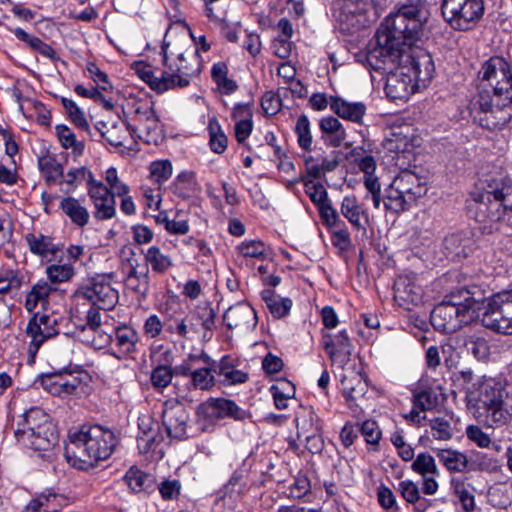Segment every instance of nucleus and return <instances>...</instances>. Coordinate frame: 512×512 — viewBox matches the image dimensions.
Listing matches in <instances>:
<instances>
[{
  "instance_id": "nucleus-1",
  "label": "nucleus",
  "mask_w": 512,
  "mask_h": 512,
  "mask_svg": "<svg viewBox=\"0 0 512 512\" xmlns=\"http://www.w3.org/2000/svg\"><path fill=\"white\" fill-rule=\"evenodd\" d=\"M430 13L425 2L404 4L390 14L367 47L366 61L377 72H392L398 67L404 46H413L424 35Z\"/></svg>"
},
{
  "instance_id": "nucleus-2",
  "label": "nucleus",
  "mask_w": 512,
  "mask_h": 512,
  "mask_svg": "<svg viewBox=\"0 0 512 512\" xmlns=\"http://www.w3.org/2000/svg\"><path fill=\"white\" fill-rule=\"evenodd\" d=\"M482 81L492 88L479 87L471 102V111L478 124L487 130H497L511 119L512 71L508 61L502 56L489 58L481 68Z\"/></svg>"
},
{
  "instance_id": "nucleus-3",
  "label": "nucleus",
  "mask_w": 512,
  "mask_h": 512,
  "mask_svg": "<svg viewBox=\"0 0 512 512\" xmlns=\"http://www.w3.org/2000/svg\"><path fill=\"white\" fill-rule=\"evenodd\" d=\"M68 439L66 460L81 470L93 468L99 461L109 458L116 445L114 433L99 425L84 424L70 431Z\"/></svg>"
},
{
  "instance_id": "nucleus-4",
  "label": "nucleus",
  "mask_w": 512,
  "mask_h": 512,
  "mask_svg": "<svg viewBox=\"0 0 512 512\" xmlns=\"http://www.w3.org/2000/svg\"><path fill=\"white\" fill-rule=\"evenodd\" d=\"M507 392L494 378H482L477 388L468 391L467 407L479 423L487 427H501L512 420V405L505 402Z\"/></svg>"
},
{
  "instance_id": "nucleus-5",
  "label": "nucleus",
  "mask_w": 512,
  "mask_h": 512,
  "mask_svg": "<svg viewBox=\"0 0 512 512\" xmlns=\"http://www.w3.org/2000/svg\"><path fill=\"white\" fill-rule=\"evenodd\" d=\"M161 52L165 77L174 83L171 89L187 87L190 84L189 78L200 73L197 51H182L177 45L171 46L165 37Z\"/></svg>"
},
{
  "instance_id": "nucleus-6",
  "label": "nucleus",
  "mask_w": 512,
  "mask_h": 512,
  "mask_svg": "<svg viewBox=\"0 0 512 512\" xmlns=\"http://www.w3.org/2000/svg\"><path fill=\"white\" fill-rule=\"evenodd\" d=\"M427 193L426 181L412 171H402L385 190L384 206L400 213L409 210Z\"/></svg>"
},
{
  "instance_id": "nucleus-7",
  "label": "nucleus",
  "mask_w": 512,
  "mask_h": 512,
  "mask_svg": "<svg viewBox=\"0 0 512 512\" xmlns=\"http://www.w3.org/2000/svg\"><path fill=\"white\" fill-rule=\"evenodd\" d=\"M386 4L387 0H336L335 17L343 29L363 27L376 22Z\"/></svg>"
},
{
  "instance_id": "nucleus-8",
  "label": "nucleus",
  "mask_w": 512,
  "mask_h": 512,
  "mask_svg": "<svg viewBox=\"0 0 512 512\" xmlns=\"http://www.w3.org/2000/svg\"><path fill=\"white\" fill-rule=\"evenodd\" d=\"M475 311V308L469 307L468 304L462 305L460 297L452 293L448 300L434 307L430 320L437 331L453 333L463 325L477 321Z\"/></svg>"
},
{
  "instance_id": "nucleus-9",
  "label": "nucleus",
  "mask_w": 512,
  "mask_h": 512,
  "mask_svg": "<svg viewBox=\"0 0 512 512\" xmlns=\"http://www.w3.org/2000/svg\"><path fill=\"white\" fill-rule=\"evenodd\" d=\"M485 12L484 0H442L441 13L445 22L456 31L473 29Z\"/></svg>"
},
{
  "instance_id": "nucleus-10",
  "label": "nucleus",
  "mask_w": 512,
  "mask_h": 512,
  "mask_svg": "<svg viewBox=\"0 0 512 512\" xmlns=\"http://www.w3.org/2000/svg\"><path fill=\"white\" fill-rule=\"evenodd\" d=\"M77 299H86L103 310L112 309L118 302V291L111 285V275H96L87 279L74 293Z\"/></svg>"
},
{
  "instance_id": "nucleus-11",
  "label": "nucleus",
  "mask_w": 512,
  "mask_h": 512,
  "mask_svg": "<svg viewBox=\"0 0 512 512\" xmlns=\"http://www.w3.org/2000/svg\"><path fill=\"white\" fill-rule=\"evenodd\" d=\"M483 326L497 333L512 335V289L498 292L486 306Z\"/></svg>"
},
{
  "instance_id": "nucleus-12",
  "label": "nucleus",
  "mask_w": 512,
  "mask_h": 512,
  "mask_svg": "<svg viewBox=\"0 0 512 512\" xmlns=\"http://www.w3.org/2000/svg\"><path fill=\"white\" fill-rule=\"evenodd\" d=\"M132 120L134 124L129 126L131 136L137 137L146 144L159 143L162 138V128L152 105H139L134 111Z\"/></svg>"
},
{
  "instance_id": "nucleus-13",
  "label": "nucleus",
  "mask_w": 512,
  "mask_h": 512,
  "mask_svg": "<svg viewBox=\"0 0 512 512\" xmlns=\"http://www.w3.org/2000/svg\"><path fill=\"white\" fill-rule=\"evenodd\" d=\"M139 338L136 330L129 326H122L115 329L114 338L103 333L99 335V339L94 336L92 340L87 342L94 348L100 349L114 341L116 350L111 352V355L120 360L130 357L136 352Z\"/></svg>"
},
{
  "instance_id": "nucleus-14",
  "label": "nucleus",
  "mask_w": 512,
  "mask_h": 512,
  "mask_svg": "<svg viewBox=\"0 0 512 512\" xmlns=\"http://www.w3.org/2000/svg\"><path fill=\"white\" fill-rule=\"evenodd\" d=\"M122 254V269L126 274V287L145 297L149 291V267L145 264H140L132 249H129L127 253L123 251Z\"/></svg>"
},
{
  "instance_id": "nucleus-15",
  "label": "nucleus",
  "mask_w": 512,
  "mask_h": 512,
  "mask_svg": "<svg viewBox=\"0 0 512 512\" xmlns=\"http://www.w3.org/2000/svg\"><path fill=\"white\" fill-rule=\"evenodd\" d=\"M162 423L169 437L185 439L189 423V413L185 405L175 400L166 401L162 411Z\"/></svg>"
},
{
  "instance_id": "nucleus-16",
  "label": "nucleus",
  "mask_w": 512,
  "mask_h": 512,
  "mask_svg": "<svg viewBox=\"0 0 512 512\" xmlns=\"http://www.w3.org/2000/svg\"><path fill=\"white\" fill-rule=\"evenodd\" d=\"M197 415L208 421H215L226 417L243 421L249 416L234 401L224 398L210 399L201 403L197 408Z\"/></svg>"
},
{
  "instance_id": "nucleus-17",
  "label": "nucleus",
  "mask_w": 512,
  "mask_h": 512,
  "mask_svg": "<svg viewBox=\"0 0 512 512\" xmlns=\"http://www.w3.org/2000/svg\"><path fill=\"white\" fill-rule=\"evenodd\" d=\"M87 193L93 202L94 217L98 220H108L116 215V201L109 188L101 181L89 175V187Z\"/></svg>"
},
{
  "instance_id": "nucleus-18",
  "label": "nucleus",
  "mask_w": 512,
  "mask_h": 512,
  "mask_svg": "<svg viewBox=\"0 0 512 512\" xmlns=\"http://www.w3.org/2000/svg\"><path fill=\"white\" fill-rule=\"evenodd\" d=\"M417 274L399 275L394 282V300L406 310H411L422 301L423 290L417 283Z\"/></svg>"
},
{
  "instance_id": "nucleus-19",
  "label": "nucleus",
  "mask_w": 512,
  "mask_h": 512,
  "mask_svg": "<svg viewBox=\"0 0 512 512\" xmlns=\"http://www.w3.org/2000/svg\"><path fill=\"white\" fill-rule=\"evenodd\" d=\"M323 348L331 361L340 367L346 366L350 360L353 345L345 330L336 335L325 333L322 336Z\"/></svg>"
},
{
  "instance_id": "nucleus-20",
  "label": "nucleus",
  "mask_w": 512,
  "mask_h": 512,
  "mask_svg": "<svg viewBox=\"0 0 512 512\" xmlns=\"http://www.w3.org/2000/svg\"><path fill=\"white\" fill-rule=\"evenodd\" d=\"M343 373L340 375L342 393L350 407L357 405V401L362 398L368 389V385L361 373L355 370L342 367Z\"/></svg>"
},
{
  "instance_id": "nucleus-21",
  "label": "nucleus",
  "mask_w": 512,
  "mask_h": 512,
  "mask_svg": "<svg viewBox=\"0 0 512 512\" xmlns=\"http://www.w3.org/2000/svg\"><path fill=\"white\" fill-rule=\"evenodd\" d=\"M505 211L501 203L494 198L493 191L487 192L481 196V200L476 202L475 219L482 224H498L503 220Z\"/></svg>"
},
{
  "instance_id": "nucleus-22",
  "label": "nucleus",
  "mask_w": 512,
  "mask_h": 512,
  "mask_svg": "<svg viewBox=\"0 0 512 512\" xmlns=\"http://www.w3.org/2000/svg\"><path fill=\"white\" fill-rule=\"evenodd\" d=\"M385 73L387 74L385 83L386 95L392 100L407 99L414 88L412 76L399 71L398 67L392 70V72Z\"/></svg>"
},
{
  "instance_id": "nucleus-23",
  "label": "nucleus",
  "mask_w": 512,
  "mask_h": 512,
  "mask_svg": "<svg viewBox=\"0 0 512 512\" xmlns=\"http://www.w3.org/2000/svg\"><path fill=\"white\" fill-rule=\"evenodd\" d=\"M52 422L48 414L40 408H31L23 415L19 416L17 426L14 430V435L17 441L23 439L25 435L33 433L42 428V426Z\"/></svg>"
},
{
  "instance_id": "nucleus-24",
  "label": "nucleus",
  "mask_w": 512,
  "mask_h": 512,
  "mask_svg": "<svg viewBox=\"0 0 512 512\" xmlns=\"http://www.w3.org/2000/svg\"><path fill=\"white\" fill-rule=\"evenodd\" d=\"M19 443L37 451H47L58 442V433L55 425L50 422L39 430L25 435V437L18 441Z\"/></svg>"
},
{
  "instance_id": "nucleus-25",
  "label": "nucleus",
  "mask_w": 512,
  "mask_h": 512,
  "mask_svg": "<svg viewBox=\"0 0 512 512\" xmlns=\"http://www.w3.org/2000/svg\"><path fill=\"white\" fill-rule=\"evenodd\" d=\"M223 320L229 329L255 327L257 323L254 309L242 303L229 307L223 315Z\"/></svg>"
},
{
  "instance_id": "nucleus-26",
  "label": "nucleus",
  "mask_w": 512,
  "mask_h": 512,
  "mask_svg": "<svg viewBox=\"0 0 512 512\" xmlns=\"http://www.w3.org/2000/svg\"><path fill=\"white\" fill-rule=\"evenodd\" d=\"M330 108L340 118L362 124L366 106L362 102H350L338 96L330 97Z\"/></svg>"
},
{
  "instance_id": "nucleus-27",
  "label": "nucleus",
  "mask_w": 512,
  "mask_h": 512,
  "mask_svg": "<svg viewBox=\"0 0 512 512\" xmlns=\"http://www.w3.org/2000/svg\"><path fill=\"white\" fill-rule=\"evenodd\" d=\"M340 210L341 214L355 229L366 232L370 223L369 214L358 203L355 196H345L342 200Z\"/></svg>"
},
{
  "instance_id": "nucleus-28",
  "label": "nucleus",
  "mask_w": 512,
  "mask_h": 512,
  "mask_svg": "<svg viewBox=\"0 0 512 512\" xmlns=\"http://www.w3.org/2000/svg\"><path fill=\"white\" fill-rule=\"evenodd\" d=\"M473 241L462 233L448 235L443 240V252L452 261L465 259L472 251Z\"/></svg>"
},
{
  "instance_id": "nucleus-29",
  "label": "nucleus",
  "mask_w": 512,
  "mask_h": 512,
  "mask_svg": "<svg viewBox=\"0 0 512 512\" xmlns=\"http://www.w3.org/2000/svg\"><path fill=\"white\" fill-rule=\"evenodd\" d=\"M409 58V72L413 74L415 80L418 82L429 81L435 70L432 56L427 51L419 50L409 55Z\"/></svg>"
},
{
  "instance_id": "nucleus-30",
  "label": "nucleus",
  "mask_w": 512,
  "mask_h": 512,
  "mask_svg": "<svg viewBox=\"0 0 512 512\" xmlns=\"http://www.w3.org/2000/svg\"><path fill=\"white\" fill-rule=\"evenodd\" d=\"M129 126V123L126 124L118 119L98 122L96 128L110 145L121 147L124 145L127 135L130 134Z\"/></svg>"
},
{
  "instance_id": "nucleus-31",
  "label": "nucleus",
  "mask_w": 512,
  "mask_h": 512,
  "mask_svg": "<svg viewBox=\"0 0 512 512\" xmlns=\"http://www.w3.org/2000/svg\"><path fill=\"white\" fill-rule=\"evenodd\" d=\"M198 323L194 322V316L187 314L183 317L179 315H167L165 318V331L170 334H176L183 339H190L191 334H197Z\"/></svg>"
},
{
  "instance_id": "nucleus-32",
  "label": "nucleus",
  "mask_w": 512,
  "mask_h": 512,
  "mask_svg": "<svg viewBox=\"0 0 512 512\" xmlns=\"http://www.w3.org/2000/svg\"><path fill=\"white\" fill-rule=\"evenodd\" d=\"M322 138L329 146L339 147L346 139V130L342 123L333 116L323 117L319 121Z\"/></svg>"
},
{
  "instance_id": "nucleus-33",
  "label": "nucleus",
  "mask_w": 512,
  "mask_h": 512,
  "mask_svg": "<svg viewBox=\"0 0 512 512\" xmlns=\"http://www.w3.org/2000/svg\"><path fill=\"white\" fill-rule=\"evenodd\" d=\"M460 300L462 301V305H467L469 307L475 308V314H477V321H481L483 324V317L485 314L486 306L491 303V297H486L484 295V291L480 290L477 287H470L460 290L458 293H455Z\"/></svg>"
},
{
  "instance_id": "nucleus-34",
  "label": "nucleus",
  "mask_w": 512,
  "mask_h": 512,
  "mask_svg": "<svg viewBox=\"0 0 512 512\" xmlns=\"http://www.w3.org/2000/svg\"><path fill=\"white\" fill-rule=\"evenodd\" d=\"M458 420L453 414H444L429 420V427L432 437L435 440L449 441L454 436L455 425Z\"/></svg>"
},
{
  "instance_id": "nucleus-35",
  "label": "nucleus",
  "mask_w": 512,
  "mask_h": 512,
  "mask_svg": "<svg viewBox=\"0 0 512 512\" xmlns=\"http://www.w3.org/2000/svg\"><path fill=\"white\" fill-rule=\"evenodd\" d=\"M38 167L48 184H61L64 177V169L56 157L46 153L38 158Z\"/></svg>"
},
{
  "instance_id": "nucleus-36",
  "label": "nucleus",
  "mask_w": 512,
  "mask_h": 512,
  "mask_svg": "<svg viewBox=\"0 0 512 512\" xmlns=\"http://www.w3.org/2000/svg\"><path fill=\"white\" fill-rule=\"evenodd\" d=\"M440 463L451 472H463L468 466V458L465 454L451 448L434 449Z\"/></svg>"
},
{
  "instance_id": "nucleus-37",
  "label": "nucleus",
  "mask_w": 512,
  "mask_h": 512,
  "mask_svg": "<svg viewBox=\"0 0 512 512\" xmlns=\"http://www.w3.org/2000/svg\"><path fill=\"white\" fill-rule=\"evenodd\" d=\"M60 208L74 224L80 227H84L89 222L90 214L87 208L74 197L63 198L60 202Z\"/></svg>"
},
{
  "instance_id": "nucleus-38",
  "label": "nucleus",
  "mask_w": 512,
  "mask_h": 512,
  "mask_svg": "<svg viewBox=\"0 0 512 512\" xmlns=\"http://www.w3.org/2000/svg\"><path fill=\"white\" fill-rule=\"evenodd\" d=\"M136 72L139 77L150 86L152 90L158 93L168 91L174 85L173 80H168V78L165 77L164 70L162 71L161 76L158 77L154 75L153 71L148 66L142 63H138L136 65Z\"/></svg>"
},
{
  "instance_id": "nucleus-39",
  "label": "nucleus",
  "mask_w": 512,
  "mask_h": 512,
  "mask_svg": "<svg viewBox=\"0 0 512 512\" xmlns=\"http://www.w3.org/2000/svg\"><path fill=\"white\" fill-rule=\"evenodd\" d=\"M261 296L274 318H282L289 314L292 307L290 298L280 297L269 289L262 291Z\"/></svg>"
},
{
  "instance_id": "nucleus-40",
  "label": "nucleus",
  "mask_w": 512,
  "mask_h": 512,
  "mask_svg": "<svg viewBox=\"0 0 512 512\" xmlns=\"http://www.w3.org/2000/svg\"><path fill=\"white\" fill-rule=\"evenodd\" d=\"M214 372L223 377V383L226 385H235L244 383L247 380V374L238 370L232 364L230 357H223Z\"/></svg>"
},
{
  "instance_id": "nucleus-41",
  "label": "nucleus",
  "mask_w": 512,
  "mask_h": 512,
  "mask_svg": "<svg viewBox=\"0 0 512 512\" xmlns=\"http://www.w3.org/2000/svg\"><path fill=\"white\" fill-rule=\"evenodd\" d=\"M144 258L146 261L145 265H150L152 271L158 274L166 273L173 266L171 257L162 253L158 246L149 247Z\"/></svg>"
},
{
  "instance_id": "nucleus-42",
  "label": "nucleus",
  "mask_w": 512,
  "mask_h": 512,
  "mask_svg": "<svg viewBox=\"0 0 512 512\" xmlns=\"http://www.w3.org/2000/svg\"><path fill=\"white\" fill-rule=\"evenodd\" d=\"M303 428H305V426ZM320 432L321 426L318 419H315L314 416L310 414V430H301L300 437H303V440L306 443V448L313 454L320 453L324 447V442Z\"/></svg>"
},
{
  "instance_id": "nucleus-43",
  "label": "nucleus",
  "mask_w": 512,
  "mask_h": 512,
  "mask_svg": "<svg viewBox=\"0 0 512 512\" xmlns=\"http://www.w3.org/2000/svg\"><path fill=\"white\" fill-rule=\"evenodd\" d=\"M57 138L64 149H71L74 156H80L84 152L85 144L76 138L75 133L66 125L59 124L55 127Z\"/></svg>"
},
{
  "instance_id": "nucleus-44",
  "label": "nucleus",
  "mask_w": 512,
  "mask_h": 512,
  "mask_svg": "<svg viewBox=\"0 0 512 512\" xmlns=\"http://www.w3.org/2000/svg\"><path fill=\"white\" fill-rule=\"evenodd\" d=\"M454 493L458 497L465 512H473L475 509L474 488L463 479L453 478L451 480Z\"/></svg>"
},
{
  "instance_id": "nucleus-45",
  "label": "nucleus",
  "mask_w": 512,
  "mask_h": 512,
  "mask_svg": "<svg viewBox=\"0 0 512 512\" xmlns=\"http://www.w3.org/2000/svg\"><path fill=\"white\" fill-rule=\"evenodd\" d=\"M125 481L134 492H148L154 487V479L137 468H130L125 475Z\"/></svg>"
},
{
  "instance_id": "nucleus-46",
  "label": "nucleus",
  "mask_w": 512,
  "mask_h": 512,
  "mask_svg": "<svg viewBox=\"0 0 512 512\" xmlns=\"http://www.w3.org/2000/svg\"><path fill=\"white\" fill-rule=\"evenodd\" d=\"M294 132L297 136V143L299 147L306 152H310L312 149L313 137L310 121L305 114H301L298 117Z\"/></svg>"
},
{
  "instance_id": "nucleus-47",
  "label": "nucleus",
  "mask_w": 512,
  "mask_h": 512,
  "mask_svg": "<svg viewBox=\"0 0 512 512\" xmlns=\"http://www.w3.org/2000/svg\"><path fill=\"white\" fill-rule=\"evenodd\" d=\"M26 240L29 244L30 251L33 254L45 257L49 254L54 255L57 251L51 239L46 236L40 235L39 237H36L33 234H28L26 236Z\"/></svg>"
},
{
  "instance_id": "nucleus-48",
  "label": "nucleus",
  "mask_w": 512,
  "mask_h": 512,
  "mask_svg": "<svg viewBox=\"0 0 512 512\" xmlns=\"http://www.w3.org/2000/svg\"><path fill=\"white\" fill-rule=\"evenodd\" d=\"M464 347L475 358L485 360L488 358L490 348L487 341L478 335H470L464 339Z\"/></svg>"
},
{
  "instance_id": "nucleus-49",
  "label": "nucleus",
  "mask_w": 512,
  "mask_h": 512,
  "mask_svg": "<svg viewBox=\"0 0 512 512\" xmlns=\"http://www.w3.org/2000/svg\"><path fill=\"white\" fill-rule=\"evenodd\" d=\"M412 469L423 477L428 474L439 475V469L436 465L435 459L427 452L419 453L416 456L412 463Z\"/></svg>"
},
{
  "instance_id": "nucleus-50",
  "label": "nucleus",
  "mask_w": 512,
  "mask_h": 512,
  "mask_svg": "<svg viewBox=\"0 0 512 512\" xmlns=\"http://www.w3.org/2000/svg\"><path fill=\"white\" fill-rule=\"evenodd\" d=\"M194 186V174L192 172H182L171 185L172 192L182 199L190 196Z\"/></svg>"
},
{
  "instance_id": "nucleus-51",
  "label": "nucleus",
  "mask_w": 512,
  "mask_h": 512,
  "mask_svg": "<svg viewBox=\"0 0 512 512\" xmlns=\"http://www.w3.org/2000/svg\"><path fill=\"white\" fill-rule=\"evenodd\" d=\"M209 134H210V147L211 150L215 153L221 154L227 148V137L221 130V127L218 121L213 118L209 121Z\"/></svg>"
},
{
  "instance_id": "nucleus-52",
  "label": "nucleus",
  "mask_w": 512,
  "mask_h": 512,
  "mask_svg": "<svg viewBox=\"0 0 512 512\" xmlns=\"http://www.w3.org/2000/svg\"><path fill=\"white\" fill-rule=\"evenodd\" d=\"M274 404L277 409H286L288 400L294 395V386L289 381H283L271 387Z\"/></svg>"
},
{
  "instance_id": "nucleus-53",
  "label": "nucleus",
  "mask_w": 512,
  "mask_h": 512,
  "mask_svg": "<svg viewBox=\"0 0 512 512\" xmlns=\"http://www.w3.org/2000/svg\"><path fill=\"white\" fill-rule=\"evenodd\" d=\"M413 405L421 411L430 410L437 405V396L431 389L416 388L413 390Z\"/></svg>"
},
{
  "instance_id": "nucleus-54",
  "label": "nucleus",
  "mask_w": 512,
  "mask_h": 512,
  "mask_svg": "<svg viewBox=\"0 0 512 512\" xmlns=\"http://www.w3.org/2000/svg\"><path fill=\"white\" fill-rule=\"evenodd\" d=\"M173 378V370L168 365H158L151 373L150 380L152 386L157 390L168 387Z\"/></svg>"
},
{
  "instance_id": "nucleus-55",
  "label": "nucleus",
  "mask_w": 512,
  "mask_h": 512,
  "mask_svg": "<svg viewBox=\"0 0 512 512\" xmlns=\"http://www.w3.org/2000/svg\"><path fill=\"white\" fill-rule=\"evenodd\" d=\"M237 249L244 257L264 259L267 256V247L260 240L244 241L237 247Z\"/></svg>"
},
{
  "instance_id": "nucleus-56",
  "label": "nucleus",
  "mask_w": 512,
  "mask_h": 512,
  "mask_svg": "<svg viewBox=\"0 0 512 512\" xmlns=\"http://www.w3.org/2000/svg\"><path fill=\"white\" fill-rule=\"evenodd\" d=\"M80 386L81 381L78 377L64 373L62 379H60L59 385L57 386V391L53 396L65 398L70 395H74Z\"/></svg>"
},
{
  "instance_id": "nucleus-57",
  "label": "nucleus",
  "mask_w": 512,
  "mask_h": 512,
  "mask_svg": "<svg viewBox=\"0 0 512 512\" xmlns=\"http://www.w3.org/2000/svg\"><path fill=\"white\" fill-rule=\"evenodd\" d=\"M190 316H194V322H200L205 330L211 331L215 327V312L210 305H200Z\"/></svg>"
},
{
  "instance_id": "nucleus-58",
  "label": "nucleus",
  "mask_w": 512,
  "mask_h": 512,
  "mask_svg": "<svg viewBox=\"0 0 512 512\" xmlns=\"http://www.w3.org/2000/svg\"><path fill=\"white\" fill-rule=\"evenodd\" d=\"M151 178L158 184L167 181L172 175V164L169 160L154 161L150 164Z\"/></svg>"
},
{
  "instance_id": "nucleus-59",
  "label": "nucleus",
  "mask_w": 512,
  "mask_h": 512,
  "mask_svg": "<svg viewBox=\"0 0 512 512\" xmlns=\"http://www.w3.org/2000/svg\"><path fill=\"white\" fill-rule=\"evenodd\" d=\"M191 383L195 389L208 390L214 385L211 368H200L191 372Z\"/></svg>"
},
{
  "instance_id": "nucleus-60",
  "label": "nucleus",
  "mask_w": 512,
  "mask_h": 512,
  "mask_svg": "<svg viewBox=\"0 0 512 512\" xmlns=\"http://www.w3.org/2000/svg\"><path fill=\"white\" fill-rule=\"evenodd\" d=\"M46 273L52 283H61L73 276L74 269L70 265H51L47 267Z\"/></svg>"
},
{
  "instance_id": "nucleus-61",
  "label": "nucleus",
  "mask_w": 512,
  "mask_h": 512,
  "mask_svg": "<svg viewBox=\"0 0 512 512\" xmlns=\"http://www.w3.org/2000/svg\"><path fill=\"white\" fill-rule=\"evenodd\" d=\"M493 195L501 203L505 213L512 212V182H502L493 190Z\"/></svg>"
},
{
  "instance_id": "nucleus-62",
  "label": "nucleus",
  "mask_w": 512,
  "mask_h": 512,
  "mask_svg": "<svg viewBox=\"0 0 512 512\" xmlns=\"http://www.w3.org/2000/svg\"><path fill=\"white\" fill-rule=\"evenodd\" d=\"M158 490L163 500H176L181 492V483L177 479H165L159 484Z\"/></svg>"
},
{
  "instance_id": "nucleus-63",
  "label": "nucleus",
  "mask_w": 512,
  "mask_h": 512,
  "mask_svg": "<svg viewBox=\"0 0 512 512\" xmlns=\"http://www.w3.org/2000/svg\"><path fill=\"white\" fill-rule=\"evenodd\" d=\"M305 193L317 207L329 201L328 193L321 183L305 182Z\"/></svg>"
},
{
  "instance_id": "nucleus-64",
  "label": "nucleus",
  "mask_w": 512,
  "mask_h": 512,
  "mask_svg": "<svg viewBox=\"0 0 512 512\" xmlns=\"http://www.w3.org/2000/svg\"><path fill=\"white\" fill-rule=\"evenodd\" d=\"M159 441L157 430H147L144 434L137 435V446L140 453H148L154 450L155 444Z\"/></svg>"
}]
</instances>
